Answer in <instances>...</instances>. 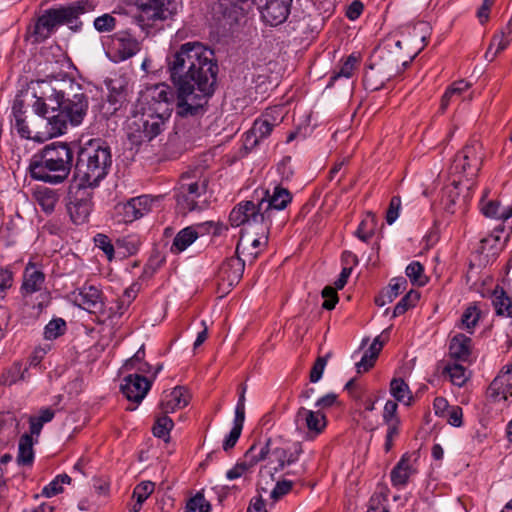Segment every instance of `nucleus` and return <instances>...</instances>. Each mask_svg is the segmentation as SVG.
Wrapping results in <instances>:
<instances>
[{
	"label": "nucleus",
	"instance_id": "1",
	"mask_svg": "<svg viewBox=\"0 0 512 512\" xmlns=\"http://www.w3.org/2000/svg\"><path fill=\"white\" fill-rule=\"evenodd\" d=\"M168 71L177 89L176 114L181 118L203 115L217 81L214 52L200 42L184 43L168 58Z\"/></svg>",
	"mask_w": 512,
	"mask_h": 512
},
{
	"label": "nucleus",
	"instance_id": "2",
	"mask_svg": "<svg viewBox=\"0 0 512 512\" xmlns=\"http://www.w3.org/2000/svg\"><path fill=\"white\" fill-rule=\"evenodd\" d=\"M62 86L48 98L57 106L56 113L47 117L50 137L66 133L69 126H79L88 112L89 102L82 88L71 81Z\"/></svg>",
	"mask_w": 512,
	"mask_h": 512
},
{
	"label": "nucleus",
	"instance_id": "3",
	"mask_svg": "<svg viewBox=\"0 0 512 512\" xmlns=\"http://www.w3.org/2000/svg\"><path fill=\"white\" fill-rule=\"evenodd\" d=\"M73 158L74 153L67 143L46 145L29 165L31 177L52 185L61 184L70 175Z\"/></svg>",
	"mask_w": 512,
	"mask_h": 512
},
{
	"label": "nucleus",
	"instance_id": "4",
	"mask_svg": "<svg viewBox=\"0 0 512 512\" xmlns=\"http://www.w3.org/2000/svg\"><path fill=\"white\" fill-rule=\"evenodd\" d=\"M109 145L100 138L89 139L79 145L75 163V178L81 186L95 187L103 180L111 167Z\"/></svg>",
	"mask_w": 512,
	"mask_h": 512
},
{
	"label": "nucleus",
	"instance_id": "5",
	"mask_svg": "<svg viewBox=\"0 0 512 512\" xmlns=\"http://www.w3.org/2000/svg\"><path fill=\"white\" fill-rule=\"evenodd\" d=\"M87 3L77 1L66 6L45 10L27 27L25 40L38 44L48 39L54 31L65 24H71L79 15L87 11Z\"/></svg>",
	"mask_w": 512,
	"mask_h": 512
},
{
	"label": "nucleus",
	"instance_id": "6",
	"mask_svg": "<svg viewBox=\"0 0 512 512\" xmlns=\"http://www.w3.org/2000/svg\"><path fill=\"white\" fill-rule=\"evenodd\" d=\"M208 179L200 169L183 173L175 192L177 209L187 214L195 209H201L206 202Z\"/></svg>",
	"mask_w": 512,
	"mask_h": 512
},
{
	"label": "nucleus",
	"instance_id": "7",
	"mask_svg": "<svg viewBox=\"0 0 512 512\" xmlns=\"http://www.w3.org/2000/svg\"><path fill=\"white\" fill-rule=\"evenodd\" d=\"M169 119L153 113L150 108L134 105L127 121V137L134 146L148 143L164 131Z\"/></svg>",
	"mask_w": 512,
	"mask_h": 512
},
{
	"label": "nucleus",
	"instance_id": "8",
	"mask_svg": "<svg viewBox=\"0 0 512 512\" xmlns=\"http://www.w3.org/2000/svg\"><path fill=\"white\" fill-rule=\"evenodd\" d=\"M255 196L265 219V226L261 229L260 234L267 239L274 219L291 203L292 194L287 188L276 185L272 193L269 190H261L260 192L256 191Z\"/></svg>",
	"mask_w": 512,
	"mask_h": 512
},
{
	"label": "nucleus",
	"instance_id": "9",
	"mask_svg": "<svg viewBox=\"0 0 512 512\" xmlns=\"http://www.w3.org/2000/svg\"><path fill=\"white\" fill-rule=\"evenodd\" d=\"M409 55L402 52V42L400 40L389 39L383 45L379 46L373 53L371 64L383 74L393 78L401 71V67L408 64Z\"/></svg>",
	"mask_w": 512,
	"mask_h": 512
},
{
	"label": "nucleus",
	"instance_id": "10",
	"mask_svg": "<svg viewBox=\"0 0 512 512\" xmlns=\"http://www.w3.org/2000/svg\"><path fill=\"white\" fill-rule=\"evenodd\" d=\"M173 101L174 93L170 86L159 83L147 87L135 105L143 109L148 107L153 113L169 119L173 111Z\"/></svg>",
	"mask_w": 512,
	"mask_h": 512
},
{
	"label": "nucleus",
	"instance_id": "11",
	"mask_svg": "<svg viewBox=\"0 0 512 512\" xmlns=\"http://www.w3.org/2000/svg\"><path fill=\"white\" fill-rule=\"evenodd\" d=\"M483 162L482 145L474 141L467 144L455 156L450 171L452 174H459L468 180L475 178L480 171Z\"/></svg>",
	"mask_w": 512,
	"mask_h": 512
},
{
	"label": "nucleus",
	"instance_id": "12",
	"mask_svg": "<svg viewBox=\"0 0 512 512\" xmlns=\"http://www.w3.org/2000/svg\"><path fill=\"white\" fill-rule=\"evenodd\" d=\"M135 4L139 11L136 19L142 27L152 26L158 20H166L176 11L171 0H135Z\"/></svg>",
	"mask_w": 512,
	"mask_h": 512
},
{
	"label": "nucleus",
	"instance_id": "13",
	"mask_svg": "<svg viewBox=\"0 0 512 512\" xmlns=\"http://www.w3.org/2000/svg\"><path fill=\"white\" fill-rule=\"evenodd\" d=\"M229 222L233 227L261 225V229H263L265 219L256 196H254L253 200L238 203L230 212Z\"/></svg>",
	"mask_w": 512,
	"mask_h": 512
},
{
	"label": "nucleus",
	"instance_id": "14",
	"mask_svg": "<svg viewBox=\"0 0 512 512\" xmlns=\"http://www.w3.org/2000/svg\"><path fill=\"white\" fill-rule=\"evenodd\" d=\"M269 444L270 439L266 440L264 443L257 442L252 444L245 452L243 458L227 471L226 477L229 480L238 479L250 471L260 461L266 459L269 455Z\"/></svg>",
	"mask_w": 512,
	"mask_h": 512
},
{
	"label": "nucleus",
	"instance_id": "15",
	"mask_svg": "<svg viewBox=\"0 0 512 512\" xmlns=\"http://www.w3.org/2000/svg\"><path fill=\"white\" fill-rule=\"evenodd\" d=\"M294 422L298 431L305 432L308 439H314L326 428V416L320 410H310L300 407L295 415Z\"/></svg>",
	"mask_w": 512,
	"mask_h": 512
},
{
	"label": "nucleus",
	"instance_id": "16",
	"mask_svg": "<svg viewBox=\"0 0 512 512\" xmlns=\"http://www.w3.org/2000/svg\"><path fill=\"white\" fill-rule=\"evenodd\" d=\"M271 443L269 444V446ZM303 453L302 445L300 442L282 443L274 448L269 447V463L271 469L276 473L284 470L298 461L300 455Z\"/></svg>",
	"mask_w": 512,
	"mask_h": 512
},
{
	"label": "nucleus",
	"instance_id": "17",
	"mask_svg": "<svg viewBox=\"0 0 512 512\" xmlns=\"http://www.w3.org/2000/svg\"><path fill=\"white\" fill-rule=\"evenodd\" d=\"M418 459L416 453H405L390 473L391 483L398 489L404 488L411 478L418 473Z\"/></svg>",
	"mask_w": 512,
	"mask_h": 512
},
{
	"label": "nucleus",
	"instance_id": "18",
	"mask_svg": "<svg viewBox=\"0 0 512 512\" xmlns=\"http://www.w3.org/2000/svg\"><path fill=\"white\" fill-rule=\"evenodd\" d=\"M87 188L79 184V188L67 205L70 217L75 224L86 222L92 211V195Z\"/></svg>",
	"mask_w": 512,
	"mask_h": 512
},
{
	"label": "nucleus",
	"instance_id": "19",
	"mask_svg": "<svg viewBox=\"0 0 512 512\" xmlns=\"http://www.w3.org/2000/svg\"><path fill=\"white\" fill-rule=\"evenodd\" d=\"M244 267L245 261L238 254L223 261L218 272L219 286L229 290L238 284L242 278Z\"/></svg>",
	"mask_w": 512,
	"mask_h": 512
},
{
	"label": "nucleus",
	"instance_id": "20",
	"mask_svg": "<svg viewBox=\"0 0 512 512\" xmlns=\"http://www.w3.org/2000/svg\"><path fill=\"white\" fill-rule=\"evenodd\" d=\"M150 388L151 382L137 372L125 376L121 384L124 396L135 404L142 402Z\"/></svg>",
	"mask_w": 512,
	"mask_h": 512
},
{
	"label": "nucleus",
	"instance_id": "21",
	"mask_svg": "<svg viewBox=\"0 0 512 512\" xmlns=\"http://www.w3.org/2000/svg\"><path fill=\"white\" fill-rule=\"evenodd\" d=\"M75 303L89 313L98 314L99 317L106 314L101 291L92 285L83 286L74 295Z\"/></svg>",
	"mask_w": 512,
	"mask_h": 512
},
{
	"label": "nucleus",
	"instance_id": "22",
	"mask_svg": "<svg viewBox=\"0 0 512 512\" xmlns=\"http://www.w3.org/2000/svg\"><path fill=\"white\" fill-rule=\"evenodd\" d=\"M292 0H267L261 8L263 21L271 26L282 24L288 17Z\"/></svg>",
	"mask_w": 512,
	"mask_h": 512
},
{
	"label": "nucleus",
	"instance_id": "23",
	"mask_svg": "<svg viewBox=\"0 0 512 512\" xmlns=\"http://www.w3.org/2000/svg\"><path fill=\"white\" fill-rule=\"evenodd\" d=\"M512 362L503 366L498 375L489 386V395L495 400H507L508 394L512 395Z\"/></svg>",
	"mask_w": 512,
	"mask_h": 512
},
{
	"label": "nucleus",
	"instance_id": "24",
	"mask_svg": "<svg viewBox=\"0 0 512 512\" xmlns=\"http://www.w3.org/2000/svg\"><path fill=\"white\" fill-rule=\"evenodd\" d=\"M278 125L277 119L269 112L256 119L246 136V143L255 146L260 140L268 137L273 128Z\"/></svg>",
	"mask_w": 512,
	"mask_h": 512
},
{
	"label": "nucleus",
	"instance_id": "25",
	"mask_svg": "<svg viewBox=\"0 0 512 512\" xmlns=\"http://www.w3.org/2000/svg\"><path fill=\"white\" fill-rule=\"evenodd\" d=\"M190 396L183 387H175L169 393L164 394L160 408L164 414L173 413L178 409L186 407L189 403Z\"/></svg>",
	"mask_w": 512,
	"mask_h": 512
},
{
	"label": "nucleus",
	"instance_id": "26",
	"mask_svg": "<svg viewBox=\"0 0 512 512\" xmlns=\"http://www.w3.org/2000/svg\"><path fill=\"white\" fill-rule=\"evenodd\" d=\"M45 280L42 271L37 270L35 264L29 262L24 270L21 290L23 295H30L41 290Z\"/></svg>",
	"mask_w": 512,
	"mask_h": 512
},
{
	"label": "nucleus",
	"instance_id": "27",
	"mask_svg": "<svg viewBox=\"0 0 512 512\" xmlns=\"http://www.w3.org/2000/svg\"><path fill=\"white\" fill-rule=\"evenodd\" d=\"M480 210L486 217L497 220L505 221L512 217V203L503 206L498 200H486V195L480 201Z\"/></svg>",
	"mask_w": 512,
	"mask_h": 512
},
{
	"label": "nucleus",
	"instance_id": "28",
	"mask_svg": "<svg viewBox=\"0 0 512 512\" xmlns=\"http://www.w3.org/2000/svg\"><path fill=\"white\" fill-rule=\"evenodd\" d=\"M202 227V224L197 226H188L180 230L174 237L171 245V252L181 253L186 250L198 237V229Z\"/></svg>",
	"mask_w": 512,
	"mask_h": 512
},
{
	"label": "nucleus",
	"instance_id": "29",
	"mask_svg": "<svg viewBox=\"0 0 512 512\" xmlns=\"http://www.w3.org/2000/svg\"><path fill=\"white\" fill-rule=\"evenodd\" d=\"M472 350V340L464 334H456L450 341L449 352L452 358L468 361Z\"/></svg>",
	"mask_w": 512,
	"mask_h": 512
},
{
	"label": "nucleus",
	"instance_id": "30",
	"mask_svg": "<svg viewBox=\"0 0 512 512\" xmlns=\"http://www.w3.org/2000/svg\"><path fill=\"white\" fill-rule=\"evenodd\" d=\"M52 91H58V87L45 84L41 92L42 95L37 97L33 104V109L36 114L47 118L49 116V111H51L52 114L56 113L57 106L55 105V102L48 99L49 96H52Z\"/></svg>",
	"mask_w": 512,
	"mask_h": 512
},
{
	"label": "nucleus",
	"instance_id": "31",
	"mask_svg": "<svg viewBox=\"0 0 512 512\" xmlns=\"http://www.w3.org/2000/svg\"><path fill=\"white\" fill-rule=\"evenodd\" d=\"M261 225H259V229L256 232L257 235H259L258 238L254 239H248L245 236H241L237 247H236V254H245L247 251V256H250L252 259H255L258 256L257 248L262 245L266 244L268 241V238L265 239L261 234Z\"/></svg>",
	"mask_w": 512,
	"mask_h": 512
},
{
	"label": "nucleus",
	"instance_id": "32",
	"mask_svg": "<svg viewBox=\"0 0 512 512\" xmlns=\"http://www.w3.org/2000/svg\"><path fill=\"white\" fill-rule=\"evenodd\" d=\"M391 77H389L386 74H383L382 71H378L375 66H373L371 63L366 70L364 74L363 83L366 90L369 91H377L381 89L385 82L390 80Z\"/></svg>",
	"mask_w": 512,
	"mask_h": 512
},
{
	"label": "nucleus",
	"instance_id": "33",
	"mask_svg": "<svg viewBox=\"0 0 512 512\" xmlns=\"http://www.w3.org/2000/svg\"><path fill=\"white\" fill-rule=\"evenodd\" d=\"M512 40V21L510 20L504 27L494 34L490 42L491 46L495 47L491 59H494L497 54L504 51Z\"/></svg>",
	"mask_w": 512,
	"mask_h": 512
},
{
	"label": "nucleus",
	"instance_id": "34",
	"mask_svg": "<svg viewBox=\"0 0 512 512\" xmlns=\"http://www.w3.org/2000/svg\"><path fill=\"white\" fill-rule=\"evenodd\" d=\"M34 195L37 203L40 205L44 212L51 213L54 211L59 199L56 191L47 187H42L38 188Z\"/></svg>",
	"mask_w": 512,
	"mask_h": 512
},
{
	"label": "nucleus",
	"instance_id": "35",
	"mask_svg": "<svg viewBox=\"0 0 512 512\" xmlns=\"http://www.w3.org/2000/svg\"><path fill=\"white\" fill-rule=\"evenodd\" d=\"M471 84L465 80L452 83L445 91L441 99V109L445 110L455 99L460 98L470 88Z\"/></svg>",
	"mask_w": 512,
	"mask_h": 512
},
{
	"label": "nucleus",
	"instance_id": "36",
	"mask_svg": "<svg viewBox=\"0 0 512 512\" xmlns=\"http://www.w3.org/2000/svg\"><path fill=\"white\" fill-rule=\"evenodd\" d=\"M34 460L33 439L29 434H24L19 440L17 462L20 465H31Z\"/></svg>",
	"mask_w": 512,
	"mask_h": 512
},
{
	"label": "nucleus",
	"instance_id": "37",
	"mask_svg": "<svg viewBox=\"0 0 512 512\" xmlns=\"http://www.w3.org/2000/svg\"><path fill=\"white\" fill-rule=\"evenodd\" d=\"M390 393L399 402L410 405L412 394L409 386L401 378H394L390 383Z\"/></svg>",
	"mask_w": 512,
	"mask_h": 512
},
{
	"label": "nucleus",
	"instance_id": "38",
	"mask_svg": "<svg viewBox=\"0 0 512 512\" xmlns=\"http://www.w3.org/2000/svg\"><path fill=\"white\" fill-rule=\"evenodd\" d=\"M130 293L128 290L125 291L124 297L119 299L115 304L109 307V310L106 311L104 316H101L102 320L105 321L107 319L114 320L120 318L124 312L127 310L130 304Z\"/></svg>",
	"mask_w": 512,
	"mask_h": 512
},
{
	"label": "nucleus",
	"instance_id": "39",
	"mask_svg": "<svg viewBox=\"0 0 512 512\" xmlns=\"http://www.w3.org/2000/svg\"><path fill=\"white\" fill-rule=\"evenodd\" d=\"M479 319L480 311L478 307L475 304L470 305L463 312L459 327L461 329H466L467 331L472 332V329L477 325Z\"/></svg>",
	"mask_w": 512,
	"mask_h": 512
},
{
	"label": "nucleus",
	"instance_id": "40",
	"mask_svg": "<svg viewBox=\"0 0 512 512\" xmlns=\"http://www.w3.org/2000/svg\"><path fill=\"white\" fill-rule=\"evenodd\" d=\"M443 373L447 374L450 381L459 387L463 386L468 379L465 367L456 363L447 365Z\"/></svg>",
	"mask_w": 512,
	"mask_h": 512
},
{
	"label": "nucleus",
	"instance_id": "41",
	"mask_svg": "<svg viewBox=\"0 0 512 512\" xmlns=\"http://www.w3.org/2000/svg\"><path fill=\"white\" fill-rule=\"evenodd\" d=\"M492 303L498 315L511 316L512 301L503 291L500 293L497 291L494 292Z\"/></svg>",
	"mask_w": 512,
	"mask_h": 512
},
{
	"label": "nucleus",
	"instance_id": "42",
	"mask_svg": "<svg viewBox=\"0 0 512 512\" xmlns=\"http://www.w3.org/2000/svg\"><path fill=\"white\" fill-rule=\"evenodd\" d=\"M406 275L413 284L418 286H424L428 281L424 275V267L418 261H413L406 267Z\"/></svg>",
	"mask_w": 512,
	"mask_h": 512
},
{
	"label": "nucleus",
	"instance_id": "43",
	"mask_svg": "<svg viewBox=\"0 0 512 512\" xmlns=\"http://www.w3.org/2000/svg\"><path fill=\"white\" fill-rule=\"evenodd\" d=\"M183 512H211V504L198 492L188 499Z\"/></svg>",
	"mask_w": 512,
	"mask_h": 512
},
{
	"label": "nucleus",
	"instance_id": "44",
	"mask_svg": "<svg viewBox=\"0 0 512 512\" xmlns=\"http://www.w3.org/2000/svg\"><path fill=\"white\" fill-rule=\"evenodd\" d=\"M420 298L419 292L410 290L395 306L393 316L404 314L408 309L414 307Z\"/></svg>",
	"mask_w": 512,
	"mask_h": 512
},
{
	"label": "nucleus",
	"instance_id": "45",
	"mask_svg": "<svg viewBox=\"0 0 512 512\" xmlns=\"http://www.w3.org/2000/svg\"><path fill=\"white\" fill-rule=\"evenodd\" d=\"M174 423L171 418L164 414L161 417H158L156 423L153 427L154 436L161 438L165 441H168L170 431L172 430Z\"/></svg>",
	"mask_w": 512,
	"mask_h": 512
},
{
	"label": "nucleus",
	"instance_id": "46",
	"mask_svg": "<svg viewBox=\"0 0 512 512\" xmlns=\"http://www.w3.org/2000/svg\"><path fill=\"white\" fill-rule=\"evenodd\" d=\"M244 421L243 419L234 418L233 427L223 441L222 447L224 451H229L236 445L241 436Z\"/></svg>",
	"mask_w": 512,
	"mask_h": 512
},
{
	"label": "nucleus",
	"instance_id": "47",
	"mask_svg": "<svg viewBox=\"0 0 512 512\" xmlns=\"http://www.w3.org/2000/svg\"><path fill=\"white\" fill-rule=\"evenodd\" d=\"M144 351L140 348L135 355L127 360L123 366L126 371L136 370L138 373H146L148 371L149 365L148 363L143 362L144 359Z\"/></svg>",
	"mask_w": 512,
	"mask_h": 512
},
{
	"label": "nucleus",
	"instance_id": "48",
	"mask_svg": "<svg viewBox=\"0 0 512 512\" xmlns=\"http://www.w3.org/2000/svg\"><path fill=\"white\" fill-rule=\"evenodd\" d=\"M358 64V58L351 54L346 60L340 65L339 69L335 71L334 75L331 77V80H336L340 77L350 78L353 75L354 70Z\"/></svg>",
	"mask_w": 512,
	"mask_h": 512
},
{
	"label": "nucleus",
	"instance_id": "49",
	"mask_svg": "<svg viewBox=\"0 0 512 512\" xmlns=\"http://www.w3.org/2000/svg\"><path fill=\"white\" fill-rule=\"evenodd\" d=\"M18 421L11 412H3L0 414V432H7V435H15L18 433Z\"/></svg>",
	"mask_w": 512,
	"mask_h": 512
},
{
	"label": "nucleus",
	"instance_id": "50",
	"mask_svg": "<svg viewBox=\"0 0 512 512\" xmlns=\"http://www.w3.org/2000/svg\"><path fill=\"white\" fill-rule=\"evenodd\" d=\"M65 328L66 323L63 319H53L45 326L44 337L48 340L56 339L64 333Z\"/></svg>",
	"mask_w": 512,
	"mask_h": 512
},
{
	"label": "nucleus",
	"instance_id": "51",
	"mask_svg": "<svg viewBox=\"0 0 512 512\" xmlns=\"http://www.w3.org/2000/svg\"><path fill=\"white\" fill-rule=\"evenodd\" d=\"M407 281L403 277L395 278L391 281L389 287L383 292L382 297L388 302H392L401 292L406 289Z\"/></svg>",
	"mask_w": 512,
	"mask_h": 512
},
{
	"label": "nucleus",
	"instance_id": "52",
	"mask_svg": "<svg viewBox=\"0 0 512 512\" xmlns=\"http://www.w3.org/2000/svg\"><path fill=\"white\" fill-rule=\"evenodd\" d=\"M139 42L133 38H120L119 39V52L123 59L134 56L139 51Z\"/></svg>",
	"mask_w": 512,
	"mask_h": 512
},
{
	"label": "nucleus",
	"instance_id": "53",
	"mask_svg": "<svg viewBox=\"0 0 512 512\" xmlns=\"http://www.w3.org/2000/svg\"><path fill=\"white\" fill-rule=\"evenodd\" d=\"M129 203L131 204L138 219L148 213L151 206L147 196L132 198L129 200Z\"/></svg>",
	"mask_w": 512,
	"mask_h": 512
},
{
	"label": "nucleus",
	"instance_id": "54",
	"mask_svg": "<svg viewBox=\"0 0 512 512\" xmlns=\"http://www.w3.org/2000/svg\"><path fill=\"white\" fill-rule=\"evenodd\" d=\"M153 491L154 483L151 481H143L134 488L133 497H135L139 503H144Z\"/></svg>",
	"mask_w": 512,
	"mask_h": 512
},
{
	"label": "nucleus",
	"instance_id": "55",
	"mask_svg": "<svg viewBox=\"0 0 512 512\" xmlns=\"http://www.w3.org/2000/svg\"><path fill=\"white\" fill-rule=\"evenodd\" d=\"M115 210L117 215L120 216L119 221L130 223L138 219L129 201L118 204Z\"/></svg>",
	"mask_w": 512,
	"mask_h": 512
},
{
	"label": "nucleus",
	"instance_id": "56",
	"mask_svg": "<svg viewBox=\"0 0 512 512\" xmlns=\"http://www.w3.org/2000/svg\"><path fill=\"white\" fill-rule=\"evenodd\" d=\"M94 242H95L96 247L101 249L105 253V255L107 256V258L109 260L113 259L114 247H113L111 240L109 239L108 236H106L104 234H97L94 237Z\"/></svg>",
	"mask_w": 512,
	"mask_h": 512
},
{
	"label": "nucleus",
	"instance_id": "57",
	"mask_svg": "<svg viewBox=\"0 0 512 512\" xmlns=\"http://www.w3.org/2000/svg\"><path fill=\"white\" fill-rule=\"evenodd\" d=\"M116 20L110 14H104L94 20V27L99 32H110L115 28Z\"/></svg>",
	"mask_w": 512,
	"mask_h": 512
},
{
	"label": "nucleus",
	"instance_id": "58",
	"mask_svg": "<svg viewBox=\"0 0 512 512\" xmlns=\"http://www.w3.org/2000/svg\"><path fill=\"white\" fill-rule=\"evenodd\" d=\"M322 297L324 298V302L322 307L326 310L334 309L336 303L338 302V296L336 292V287L333 288L331 286H326L322 290Z\"/></svg>",
	"mask_w": 512,
	"mask_h": 512
},
{
	"label": "nucleus",
	"instance_id": "59",
	"mask_svg": "<svg viewBox=\"0 0 512 512\" xmlns=\"http://www.w3.org/2000/svg\"><path fill=\"white\" fill-rule=\"evenodd\" d=\"M328 356L329 355H326L323 357H318L317 360L315 361V363L310 371V381L312 383H316L321 379L323 372L325 370L326 364H327Z\"/></svg>",
	"mask_w": 512,
	"mask_h": 512
},
{
	"label": "nucleus",
	"instance_id": "60",
	"mask_svg": "<svg viewBox=\"0 0 512 512\" xmlns=\"http://www.w3.org/2000/svg\"><path fill=\"white\" fill-rule=\"evenodd\" d=\"M373 221V217L369 215L366 219L361 221L355 232L356 236L363 242H367L373 236L372 228H368L369 222L373 223Z\"/></svg>",
	"mask_w": 512,
	"mask_h": 512
},
{
	"label": "nucleus",
	"instance_id": "61",
	"mask_svg": "<svg viewBox=\"0 0 512 512\" xmlns=\"http://www.w3.org/2000/svg\"><path fill=\"white\" fill-rule=\"evenodd\" d=\"M401 207V199L399 196H393L390 200L389 208L386 214V221L388 224H393L399 216Z\"/></svg>",
	"mask_w": 512,
	"mask_h": 512
},
{
	"label": "nucleus",
	"instance_id": "62",
	"mask_svg": "<svg viewBox=\"0 0 512 512\" xmlns=\"http://www.w3.org/2000/svg\"><path fill=\"white\" fill-rule=\"evenodd\" d=\"M228 2L235 12L239 11L243 15L252 11L256 4V0H228Z\"/></svg>",
	"mask_w": 512,
	"mask_h": 512
},
{
	"label": "nucleus",
	"instance_id": "63",
	"mask_svg": "<svg viewBox=\"0 0 512 512\" xmlns=\"http://www.w3.org/2000/svg\"><path fill=\"white\" fill-rule=\"evenodd\" d=\"M292 489V482L288 480H283L277 482L273 490L271 491V498L275 501L280 499L282 496L286 495Z\"/></svg>",
	"mask_w": 512,
	"mask_h": 512
},
{
	"label": "nucleus",
	"instance_id": "64",
	"mask_svg": "<svg viewBox=\"0 0 512 512\" xmlns=\"http://www.w3.org/2000/svg\"><path fill=\"white\" fill-rule=\"evenodd\" d=\"M277 171L283 180H290L293 176L291 157L285 156L277 166Z\"/></svg>",
	"mask_w": 512,
	"mask_h": 512
}]
</instances>
